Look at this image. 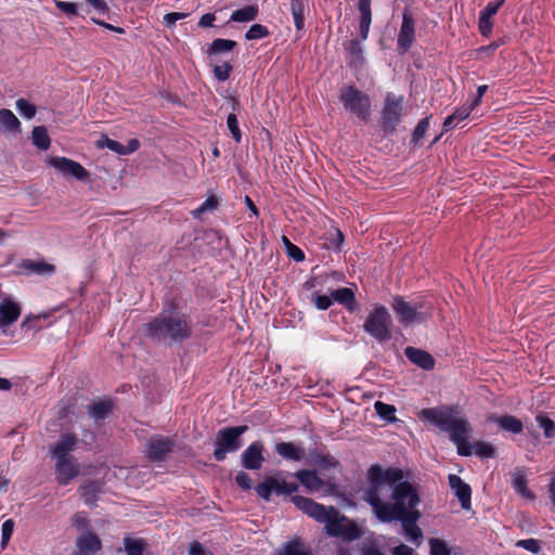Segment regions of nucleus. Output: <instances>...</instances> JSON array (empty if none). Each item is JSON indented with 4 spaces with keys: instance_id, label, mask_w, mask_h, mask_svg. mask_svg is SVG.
Listing matches in <instances>:
<instances>
[{
    "instance_id": "nucleus-23",
    "label": "nucleus",
    "mask_w": 555,
    "mask_h": 555,
    "mask_svg": "<svg viewBox=\"0 0 555 555\" xmlns=\"http://www.w3.org/2000/svg\"><path fill=\"white\" fill-rule=\"evenodd\" d=\"M272 555H311V550L301 538L296 537L274 550Z\"/></svg>"
},
{
    "instance_id": "nucleus-8",
    "label": "nucleus",
    "mask_w": 555,
    "mask_h": 555,
    "mask_svg": "<svg viewBox=\"0 0 555 555\" xmlns=\"http://www.w3.org/2000/svg\"><path fill=\"white\" fill-rule=\"evenodd\" d=\"M403 98L388 92L382 109V129L385 133H393L401 121Z\"/></svg>"
},
{
    "instance_id": "nucleus-24",
    "label": "nucleus",
    "mask_w": 555,
    "mask_h": 555,
    "mask_svg": "<svg viewBox=\"0 0 555 555\" xmlns=\"http://www.w3.org/2000/svg\"><path fill=\"white\" fill-rule=\"evenodd\" d=\"M308 463L319 466L322 469H330L339 466V461L330 454L323 453L320 449H310Z\"/></svg>"
},
{
    "instance_id": "nucleus-18",
    "label": "nucleus",
    "mask_w": 555,
    "mask_h": 555,
    "mask_svg": "<svg viewBox=\"0 0 555 555\" xmlns=\"http://www.w3.org/2000/svg\"><path fill=\"white\" fill-rule=\"evenodd\" d=\"M75 457L56 460L55 470L56 479L60 485H67L72 479L79 475V466L75 463Z\"/></svg>"
},
{
    "instance_id": "nucleus-42",
    "label": "nucleus",
    "mask_w": 555,
    "mask_h": 555,
    "mask_svg": "<svg viewBox=\"0 0 555 555\" xmlns=\"http://www.w3.org/2000/svg\"><path fill=\"white\" fill-rule=\"evenodd\" d=\"M96 146L100 149L107 147L108 150L117 153L118 155H127L125 145H122L118 141L109 139L107 135H102L101 139L96 141Z\"/></svg>"
},
{
    "instance_id": "nucleus-59",
    "label": "nucleus",
    "mask_w": 555,
    "mask_h": 555,
    "mask_svg": "<svg viewBox=\"0 0 555 555\" xmlns=\"http://www.w3.org/2000/svg\"><path fill=\"white\" fill-rule=\"evenodd\" d=\"M189 555H214L210 551L206 550L205 546L198 542L193 541L189 544Z\"/></svg>"
},
{
    "instance_id": "nucleus-35",
    "label": "nucleus",
    "mask_w": 555,
    "mask_h": 555,
    "mask_svg": "<svg viewBox=\"0 0 555 555\" xmlns=\"http://www.w3.org/2000/svg\"><path fill=\"white\" fill-rule=\"evenodd\" d=\"M496 423L502 429L513 434H520L524 430L522 422L513 415L500 416Z\"/></svg>"
},
{
    "instance_id": "nucleus-39",
    "label": "nucleus",
    "mask_w": 555,
    "mask_h": 555,
    "mask_svg": "<svg viewBox=\"0 0 555 555\" xmlns=\"http://www.w3.org/2000/svg\"><path fill=\"white\" fill-rule=\"evenodd\" d=\"M291 11L295 27L301 30L305 27V0H291Z\"/></svg>"
},
{
    "instance_id": "nucleus-22",
    "label": "nucleus",
    "mask_w": 555,
    "mask_h": 555,
    "mask_svg": "<svg viewBox=\"0 0 555 555\" xmlns=\"http://www.w3.org/2000/svg\"><path fill=\"white\" fill-rule=\"evenodd\" d=\"M76 546L78 552L92 554L102 550V541L96 533L87 531L77 538Z\"/></svg>"
},
{
    "instance_id": "nucleus-45",
    "label": "nucleus",
    "mask_w": 555,
    "mask_h": 555,
    "mask_svg": "<svg viewBox=\"0 0 555 555\" xmlns=\"http://www.w3.org/2000/svg\"><path fill=\"white\" fill-rule=\"evenodd\" d=\"M269 34H270V31L267 26H263L261 24H254L246 31L245 39L246 40H257V39L268 37Z\"/></svg>"
},
{
    "instance_id": "nucleus-21",
    "label": "nucleus",
    "mask_w": 555,
    "mask_h": 555,
    "mask_svg": "<svg viewBox=\"0 0 555 555\" xmlns=\"http://www.w3.org/2000/svg\"><path fill=\"white\" fill-rule=\"evenodd\" d=\"M115 403L112 399H103L89 404L87 406V413L98 423L106 420L113 413Z\"/></svg>"
},
{
    "instance_id": "nucleus-17",
    "label": "nucleus",
    "mask_w": 555,
    "mask_h": 555,
    "mask_svg": "<svg viewBox=\"0 0 555 555\" xmlns=\"http://www.w3.org/2000/svg\"><path fill=\"white\" fill-rule=\"evenodd\" d=\"M449 485L454 491L455 496L459 499L462 508L469 511L472 507V489L469 485L464 482L460 476L454 474L449 475Z\"/></svg>"
},
{
    "instance_id": "nucleus-63",
    "label": "nucleus",
    "mask_w": 555,
    "mask_h": 555,
    "mask_svg": "<svg viewBox=\"0 0 555 555\" xmlns=\"http://www.w3.org/2000/svg\"><path fill=\"white\" fill-rule=\"evenodd\" d=\"M287 255L295 261H302L305 259L304 251L294 244H289V246H287Z\"/></svg>"
},
{
    "instance_id": "nucleus-4",
    "label": "nucleus",
    "mask_w": 555,
    "mask_h": 555,
    "mask_svg": "<svg viewBox=\"0 0 555 555\" xmlns=\"http://www.w3.org/2000/svg\"><path fill=\"white\" fill-rule=\"evenodd\" d=\"M248 430L247 425H240L234 427H223L216 434L214 442V457L218 462H222L228 453L238 451L243 444L242 435Z\"/></svg>"
},
{
    "instance_id": "nucleus-60",
    "label": "nucleus",
    "mask_w": 555,
    "mask_h": 555,
    "mask_svg": "<svg viewBox=\"0 0 555 555\" xmlns=\"http://www.w3.org/2000/svg\"><path fill=\"white\" fill-rule=\"evenodd\" d=\"M478 26H479L480 34L485 37H488L491 34L492 27H493V25L491 23V18L480 16V15H479V21H478Z\"/></svg>"
},
{
    "instance_id": "nucleus-25",
    "label": "nucleus",
    "mask_w": 555,
    "mask_h": 555,
    "mask_svg": "<svg viewBox=\"0 0 555 555\" xmlns=\"http://www.w3.org/2000/svg\"><path fill=\"white\" fill-rule=\"evenodd\" d=\"M274 449L281 457L287 461L299 462L306 454L304 448L296 446L294 442H278Z\"/></svg>"
},
{
    "instance_id": "nucleus-14",
    "label": "nucleus",
    "mask_w": 555,
    "mask_h": 555,
    "mask_svg": "<svg viewBox=\"0 0 555 555\" xmlns=\"http://www.w3.org/2000/svg\"><path fill=\"white\" fill-rule=\"evenodd\" d=\"M415 39V20L412 12L405 9L402 14V24L397 39L398 49L405 53Z\"/></svg>"
},
{
    "instance_id": "nucleus-46",
    "label": "nucleus",
    "mask_w": 555,
    "mask_h": 555,
    "mask_svg": "<svg viewBox=\"0 0 555 555\" xmlns=\"http://www.w3.org/2000/svg\"><path fill=\"white\" fill-rule=\"evenodd\" d=\"M16 108L20 112V114L27 119H31L33 117H35L37 112L36 106L25 99H18L16 101Z\"/></svg>"
},
{
    "instance_id": "nucleus-28",
    "label": "nucleus",
    "mask_w": 555,
    "mask_h": 555,
    "mask_svg": "<svg viewBox=\"0 0 555 555\" xmlns=\"http://www.w3.org/2000/svg\"><path fill=\"white\" fill-rule=\"evenodd\" d=\"M358 10L360 12V37L361 40H365L372 22L371 0H359Z\"/></svg>"
},
{
    "instance_id": "nucleus-13",
    "label": "nucleus",
    "mask_w": 555,
    "mask_h": 555,
    "mask_svg": "<svg viewBox=\"0 0 555 555\" xmlns=\"http://www.w3.org/2000/svg\"><path fill=\"white\" fill-rule=\"evenodd\" d=\"M49 165L62 172L64 177H74L79 181H86L89 178V172L85 167L66 157H51Z\"/></svg>"
},
{
    "instance_id": "nucleus-52",
    "label": "nucleus",
    "mask_w": 555,
    "mask_h": 555,
    "mask_svg": "<svg viewBox=\"0 0 555 555\" xmlns=\"http://www.w3.org/2000/svg\"><path fill=\"white\" fill-rule=\"evenodd\" d=\"M218 207V199L216 196H209L197 209L193 211L194 217H199L208 210H215Z\"/></svg>"
},
{
    "instance_id": "nucleus-36",
    "label": "nucleus",
    "mask_w": 555,
    "mask_h": 555,
    "mask_svg": "<svg viewBox=\"0 0 555 555\" xmlns=\"http://www.w3.org/2000/svg\"><path fill=\"white\" fill-rule=\"evenodd\" d=\"M472 431V427L469 423L465 420L460 417L447 431L449 434V437L452 441H457L460 438L464 436H468V434Z\"/></svg>"
},
{
    "instance_id": "nucleus-41",
    "label": "nucleus",
    "mask_w": 555,
    "mask_h": 555,
    "mask_svg": "<svg viewBox=\"0 0 555 555\" xmlns=\"http://www.w3.org/2000/svg\"><path fill=\"white\" fill-rule=\"evenodd\" d=\"M535 421L540 428L543 429L545 438H555V422L551 420L545 413H539Z\"/></svg>"
},
{
    "instance_id": "nucleus-38",
    "label": "nucleus",
    "mask_w": 555,
    "mask_h": 555,
    "mask_svg": "<svg viewBox=\"0 0 555 555\" xmlns=\"http://www.w3.org/2000/svg\"><path fill=\"white\" fill-rule=\"evenodd\" d=\"M513 488L514 490L520 494L521 496L528 499V500H534L535 495L531 490L528 489L527 486V478L524 474L517 473L513 476Z\"/></svg>"
},
{
    "instance_id": "nucleus-51",
    "label": "nucleus",
    "mask_w": 555,
    "mask_h": 555,
    "mask_svg": "<svg viewBox=\"0 0 555 555\" xmlns=\"http://www.w3.org/2000/svg\"><path fill=\"white\" fill-rule=\"evenodd\" d=\"M428 128H429V117H425V118L421 119L413 131L412 142H414L415 144L418 143V141L425 135Z\"/></svg>"
},
{
    "instance_id": "nucleus-33",
    "label": "nucleus",
    "mask_w": 555,
    "mask_h": 555,
    "mask_svg": "<svg viewBox=\"0 0 555 555\" xmlns=\"http://www.w3.org/2000/svg\"><path fill=\"white\" fill-rule=\"evenodd\" d=\"M259 9L257 5H246L242 9L235 10L230 17L232 22H250L257 18Z\"/></svg>"
},
{
    "instance_id": "nucleus-30",
    "label": "nucleus",
    "mask_w": 555,
    "mask_h": 555,
    "mask_svg": "<svg viewBox=\"0 0 555 555\" xmlns=\"http://www.w3.org/2000/svg\"><path fill=\"white\" fill-rule=\"evenodd\" d=\"M332 298L338 304L345 306L350 312L358 309L354 293L349 287L338 288L331 294Z\"/></svg>"
},
{
    "instance_id": "nucleus-16",
    "label": "nucleus",
    "mask_w": 555,
    "mask_h": 555,
    "mask_svg": "<svg viewBox=\"0 0 555 555\" xmlns=\"http://www.w3.org/2000/svg\"><path fill=\"white\" fill-rule=\"evenodd\" d=\"M22 309L18 302L10 297H5L0 302V330H4L14 324L20 315Z\"/></svg>"
},
{
    "instance_id": "nucleus-58",
    "label": "nucleus",
    "mask_w": 555,
    "mask_h": 555,
    "mask_svg": "<svg viewBox=\"0 0 555 555\" xmlns=\"http://www.w3.org/2000/svg\"><path fill=\"white\" fill-rule=\"evenodd\" d=\"M313 302L319 310H326L332 305V296L314 294Z\"/></svg>"
},
{
    "instance_id": "nucleus-1",
    "label": "nucleus",
    "mask_w": 555,
    "mask_h": 555,
    "mask_svg": "<svg viewBox=\"0 0 555 555\" xmlns=\"http://www.w3.org/2000/svg\"><path fill=\"white\" fill-rule=\"evenodd\" d=\"M367 487L363 500L371 506L375 517L384 524L399 521L409 541L420 545L423 531L417 522L422 513L417 508L421 496L417 487L403 480L399 467L383 468L374 464L367 469Z\"/></svg>"
},
{
    "instance_id": "nucleus-27",
    "label": "nucleus",
    "mask_w": 555,
    "mask_h": 555,
    "mask_svg": "<svg viewBox=\"0 0 555 555\" xmlns=\"http://www.w3.org/2000/svg\"><path fill=\"white\" fill-rule=\"evenodd\" d=\"M101 491L102 485L95 480H88L79 488L81 499L90 507L96 506L98 495Z\"/></svg>"
},
{
    "instance_id": "nucleus-56",
    "label": "nucleus",
    "mask_w": 555,
    "mask_h": 555,
    "mask_svg": "<svg viewBox=\"0 0 555 555\" xmlns=\"http://www.w3.org/2000/svg\"><path fill=\"white\" fill-rule=\"evenodd\" d=\"M504 1L505 0H495L493 2H489L479 15L491 18L496 14L498 10L503 5Z\"/></svg>"
},
{
    "instance_id": "nucleus-15",
    "label": "nucleus",
    "mask_w": 555,
    "mask_h": 555,
    "mask_svg": "<svg viewBox=\"0 0 555 555\" xmlns=\"http://www.w3.org/2000/svg\"><path fill=\"white\" fill-rule=\"evenodd\" d=\"M263 450L261 441L250 443L241 455L242 466L249 470L260 469L264 462Z\"/></svg>"
},
{
    "instance_id": "nucleus-44",
    "label": "nucleus",
    "mask_w": 555,
    "mask_h": 555,
    "mask_svg": "<svg viewBox=\"0 0 555 555\" xmlns=\"http://www.w3.org/2000/svg\"><path fill=\"white\" fill-rule=\"evenodd\" d=\"M429 548H430V555H450L451 550L449 548L446 541L438 539V538H431L429 540Z\"/></svg>"
},
{
    "instance_id": "nucleus-55",
    "label": "nucleus",
    "mask_w": 555,
    "mask_h": 555,
    "mask_svg": "<svg viewBox=\"0 0 555 555\" xmlns=\"http://www.w3.org/2000/svg\"><path fill=\"white\" fill-rule=\"evenodd\" d=\"M55 7L68 16H76L78 14L77 5L74 2L56 0Z\"/></svg>"
},
{
    "instance_id": "nucleus-49",
    "label": "nucleus",
    "mask_w": 555,
    "mask_h": 555,
    "mask_svg": "<svg viewBox=\"0 0 555 555\" xmlns=\"http://www.w3.org/2000/svg\"><path fill=\"white\" fill-rule=\"evenodd\" d=\"M227 125L232 134V138L235 140V142L240 143L242 140V132L238 128V120L236 114L231 113L228 115Z\"/></svg>"
},
{
    "instance_id": "nucleus-7",
    "label": "nucleus",
    "mask_w": 555,
    "mask_h": 555,
    "mask_svg": "<svg viewBox=\"0 0 555 555\" xmlns=\"http://www.w3.org/2000/svg\"><path fill=\"white\" fill-rule=\"evenodd\" d=\"M339 99L346 111L354 114L359 119L369 121L371 117V99L354 86L340 90Z\"/></svg>"
},
{
    "instance_id": "nucleus-54",
    "label": "nucleus",
    "mask_w": 555,
    "mask_h": 555,
    "mask_svg": "<svg viewBox=\"0 0 555 555\" xmlns=\"http://www.w3.org/2000/svg\"><path fill=\"white\" fill-rule=\"evenodd\" d=\"M516 546L522 547V548H525L531 553H534V554L539 553L541 550L540 543L535 539L519 540L516 543Z\"/></svg>"
},
{
    "instance_id": "nucleus-26",
    "label": "nucleus",
    "mask_w": 555,
    "mask_h": 555,
    "mask_svg": "<svg viewBox=\"0 0 555 555\" xmlns=\"http://www.w3.org/2000/svg\"><path fill=\"white\" fill-rule=\"evenodd\" d=\"M20 269L26 274L50 275L55 272V266L31 259H25L20 264Z\"/></svg>"
},
{
    "instance_id": "nucleus-12",
    "label": "nucleus",
    "mask_w": 555,
    "mask_h": 555,
    "mask_svg": "<svg viewBox=\"0 0 555 555\" xmlns=\"http://www.w3.org/2000/svg\"><path fill=\"white\" fill-rule=\"evenodd\" d=\"M175 447L172 438L154 435L146 443V456L152 462L165 461L167 455L173 452Z\"/></svg>"
},
{
    "instance_id": "nucleus-53",
    "label": "nucleus",
    "mask_w": 555,
    "mask_h": 555,
    "mask_svg": "<svg viewBox=\"0 0 555 555\" xmlns=\"http://www.w3.org/2000/svg\"><path fill=\"white\" fill-rule=\"evenodd\" d=\"M456 444L457 453L462 456H469L474 450V444L467 441V436L460 438L457 441H453Z\"/></svg>"
},
{
    "instance_id": "nucleus-11",
    "label": "nucleus",
    "mask_w": 555,
    "mask_h": 555,
    "mask_svg": "<svg viewBox=\"0 0 555 555\" xmlns=\"http://www.w3.org/2000/svg\"><path fill=\"white\" fill-rule=\"evenodd\" d=\"M391 308L400 324L408 326L414 322H423L424 314L418 311L421 306L412 305L404 300L402 296H395L392 298Z\"/></svg>"
},
{
    "instance_id": "nucleus-57",
    "label": "nucleus",
    "mask_w": 555,
    "mask_h": 555,
    "mask_svg": "<svg viewBox=\"0 0 555 555\" xmlns=\"http://www.w3.org/2000/svg\"><path fill=\"white\" fill-rule=\"evenodd\" d=\"M235 482L243 490H250L253 487V481L249 475L245 472L237 473V475L235 476Z\"/></svg>"
},
{
    "instance_id": "nucleus-19",
    "label": "nucleus",
    "mask_w": 555,
    "mask_h": 555,
    "mask_svg": "<svg viewBox=\"0 0 555 555\" xmlns=\"http://www.w3.org/2000/svg\"><path fill=\"white\" fill-rule=\"evenodd\" d=\"M78 438L75 434H63L60 441L51 446V453L56 460L69 459V453L75 449Z\"/></svg>"
},
{
    "instance_id": "nucleus-47",
    "label": "nucleus",
    "mask_w": 555,
    "mask_h": 555,
    "mask_svg": "<svg viewBox=\"0 0 555 555\" xmlns=\"http://www.w3.org/2000/svg\"><path fill=\"white\" fill-rule=\"evenodd\" d=\"M15 522L13 519H7L1 527V548L4 550L12 537Z\"/></svg>"
},
{
    "instance_id": "nucleus-32",
    "label": "nucleus",
    "mask_w": 555,
    "mask_h": 555,
    "mask_svg": "<svg viewBox=\"0 0 555 555\" xmlns=\"http://www.w3.org/2000/svg\"><path fill=\"white\" fill-rule=\"evenodd\" d=\"M122 543L127 555H151L146 550L147 544L143 539L125 537Z\"/></svg>"
},
{
    "instance_id": "nucleus-9",
    "label": "nucleus",
    "mask_w": 555,
    "mask_h": 555,
    "mask_svg": "<svg viewBox=\"0 0 555 555\" xmlns=\"http://www.w3.org/2000/svg\"><path fill=\"white\" fill-rule=\"evenodd\" d=\"M457 414L459 411L453 406L423 409L420 413L424 420L435 424L444 433L460 418Z\"/></svg>"
},
{
    "instance_id": "nucleus-5",
    "label": "nucleus",
    "mask_w": 555,
    "mask_h": 555,
    "mask_svg": "<svg viewBox=\"0 0 555 555\" xmlns=\"http://www.w3.org/2000/svg\"><path fill=\"white\" fill-rule=\"evenodd\" d=\"M392 319L384 306H376L367 315L363 328L379 344L391 339Z\"/></svg>"
},
{
    "instance_id": "nucleus-64",
    "label": "nucleus",
    "mask_w": 555,
    "mask_h": 555,
    "mask_svg": "<svg viewBox=\"0 0 555 555\" xmlns=\"http://www.w3.org/2000/svg\"><path fill=\"white\" fill-rule=\"evenodd\" d=\"M505 41L503 39H500V40H496V41H493L492 43L488 44V46H483V47H480L478 50H477V53L478 54H486V55H489L491 53H493L500 46H502Z\"/></svg>"
},
{
    "instance_id": "nucleus-31",
    "label": "nucleus",
    "mask_w": 555,
    "mask_h": 555,
    "mask_svg": "<svg viewBox=\"0 0 555 555\" xmlns=\"http://www.w3.org/2000/svg\"><path fill=\"white\" fill-rule=\"evenodd\" d=\"M0 130L20 133L21 122L12 111L8 108L0 109Z\"/></svg>"
},
{
    "instance_id": "nucleus-29",
    "label": "nucleus",
    "mask_w": 555,
    "mask_h": 555,
    "mask_svg": "<svg viewBox=\"0 0 555 555\" xmlns=\"http://www.w3.org/2000/svg\"><path fill=\"white\" fill-rule=\"evenodd\" d=\"M294 476L310 492L317 491L324 487V481L317 475L315 470L299 469L294 474Z\"/></svg>"
},
{
    "instance_id": "nucleus-3",
    "label": "nucleus",
    "mask_w": 555,
    "mask_h": 555,
    "mask_svg": "<svg viewBox=\"0 0 555 555\" xmlns=\"http://www.w3.org/2000/svg\"><path fill=\"white\" fill-rule=\"evenodd\" d=\"M145 335L153 341L172 346L189 339L192 335L191 321L181 313L162 312L143 325Z\"/></svg>"
},
{
    "instance_id": "nucleus-34",
    "label": "nucleus",
    "mask_w": 555,
    "mask_h": 555,
    "mask_svg": "<svg viewBox=\"0 0 555 555\" xmlns=\"http://www.w3.org/2000/svg\"><path fill=\"white\" fill-rule=\"evenodd\" d=\"M31 139L35 146L41 151L50 147L51 140L44 126H37L31 131Z\"/></svg>"
},
{
    "instance_id": "nucleus-40",
    "label": "nucleus",
    "mask_w": 555,
    "mask_h": 555,
    "mask_svg": "<svg viewBox=\"0 0 555 555\" xmlns=\"http://www.w3.org/2000/svg\"><path fill=\"white\" fill-rule=\"evenodd\" d=\"M374 408H375L377 415L380 418H383L389 423H393L397 421L396 415H395L396 408L393 405L382 402V401H376L374 404Z\"/></svg>"
},
{
    "instance_id": "nucleus-50",
    "label": "nucleus",
    "mask_w": 555,
    "mask_h": 555,
    "mask_svg": "<svg viewBox=\"0 0 555 555\" xmlns=\"http://www.w3.org/2000/svg\"><path fill=\"white\" fill-rule=\"evenodd\" d=\"M232 70L233 66L229 62H224L222 65H215L212 69L218 81L228 80Z\"/></svg>"
},
{
    "instance_id": "nucleus-62",
    "label": "nucleus",
    "mask_w": 555,
    "mask_h": 555,
    "mask_svg": "<svg viewBox=\"0 0 555 555\" xmlns=\"http://www.w3.org/2000/svg\"><path fill=\"white\" fill-rule=\"evenodd\" d=\"M188 15H189L188 13H180V12L167 13L164 16V21L168 27H171L176 24L177 21L185 18Z\"/></svg>"
},
{
    "instance_id": "nucleus-48",
    "label": "nucleus",
    "mask_w": 555,
    "mask_h": 555,
    "mask_svg": "<svg viewBox=\"0 0 555 555\" xmlns=\"http://www.w3.org/2000/svg\"><path fill=\"white\" fill-rule=\"evenodd\" d=\"M345 50L348 51L358 62L363 61V51L359 40L351 39L344 43Z\"/></svg>"
},
{
    "instance_id": "nucleus-43",
    "label": "nucleus",
    "mask_w": 555,
    "mask_h": 555,
    "mask_svg": "<svg viewBox=\"0 0 555 555\" xmlns=\"http://www.w3.org/2000/svg\"><path fill=\"white\" fill-rule=\"evenodd\" d=\"M474 452L481 459H493L496 456L495 448L486 441H477L474 443Z\"/></svg>"
},
{
    "instance_id": "nucleus-10",
    "label": "nucleus",
    "mask_w": 555,
    "mask_h": 555,
    "mask_svg": "<svg viewBox=\"0 0 555 555\" xmlns=\"http://www.w3.org/2000/svg\"><path fill=\"white\" fill-rule=\"evenodd\" d=\"M457 414L459 411L453 406L423 409L420 413L424 420L435 424L444 433L460 418Z\"/></svg>"
},
{
    "instance_id": "nucleus-2",
    "label": "nucleus",
    "mask_w": 555,
    "mask_h": 555,
    "mask_svg": "<svg viewBox=\"0 0 555 555\" xmlns=\"http://www.w3.org/2000/svg\"><path fill=\"white\" fill-rule=\"evenodd\" d=\"M292 502L309 517L318 522L325 524V531L331 537L341 538L346 542H352L363 535V531L358 524L340 514L334 506L325 507L306 496H293Z\"/></svg>"
},
{
    "instance_id": "nucleus-20",
    "label": "nucleus",
    "mask_w": 555,
    "mask_h": 555,
    "mask_svg": "<svg viewBox=\"0 0 555 555\" xmlns=\"http://www.w3.org/2000/svg\"><path fill=\"white\" fill-rule=\"evenodd\" d=\"M404 354L413 364L423 370H433L435 366L434 357L425 350L415 347H406L404 349Z\"/></svg>"
},
{
    "instance_id": "nucleus-6",
    "label": "nucleus",
    "mask_w": 555,
    "mask_h": 555,
    "mask_svg": "<svg viewBox=\"0 0 555 555\" xmlns=\"http://www.w3.org/2000/svg\"><path fill=\"white\" fill-rule=\"evenodd\" d=\"M299 489L295 482H287L282 473L276 472L273 475L266 476L261 482L255 487V491L262 500L269 502L272 494L278 496H294L293 493Z\"/></svg>"
},
{
    "instance_id": "nucleus-37",
    "label": "nucleus",
    "mask_w": 555,
    "mask_h": 555,
    "mask_svg": "<svg viewBox=\"0 0 555 555\" xmlns=\"http://www.w3.org/2000/svg\"><path fill=\"white\" fill-rule=\"evenodd\" d=\"M236 42L230 39H215L207 49L208 56L217 55L219 53L232 51L236 47Z\"/></svg>"
},
{
    "instance_id": "nucleus-61",
    "label": "nucleus",
    "mask_w": 555,
    "mask_h": 555,
    "mask_svg": "<svg viewBox=\"0 0 555 555\" xmlns=\"http://www.w3.org/2000/svg\"><path fill=\"white\" fill-rule=\"evenodd\" d=\"M328 241L330 243L327 244V248H333L336 250L340 249V246L344 243V235L341 231L336 229Z\"/></svg>"
}]
</instances>
